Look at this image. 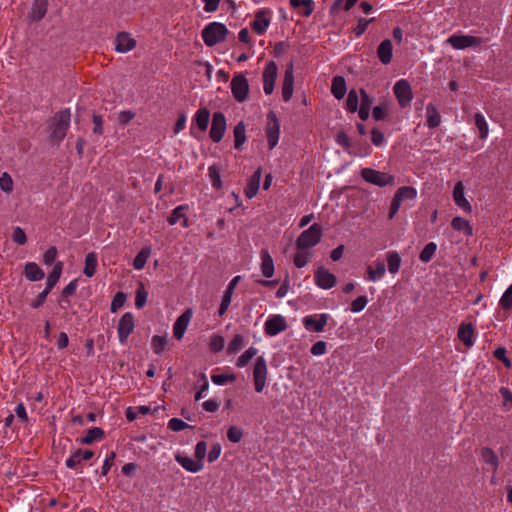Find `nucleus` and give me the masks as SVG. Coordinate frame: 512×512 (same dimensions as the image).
<instances>
[{
  "mask_svg": "<svg viewBox=\"0 0 512 512\" xmlns=\"http://www.w3.org/2000/svg\"><path fill=\"white\" fill-rule=\"evenodd\" d=\"M71 120V113L69 109H64L57 112L51 123L50 137L54 142H61L69 129Z\"/></svg>",
  "mask_w": 512,
  "mask_h": 512,
  "instance_id": "1",
  "label": "nucleus"
},
{
  "mask_svg": "<svg viewBox=\"0 0 512 512\" xmlns=\"http://www.w3.org/2000/svg\"><path fill=\"white\" fill-rule=\"evenodd\" d=\"M228 30L219 22L209 23L202 30L201 36L206 46L212 47L226 39Z\"/></svg>",
  "mask_w": 512,
  "mask_h": 512,
  "instance_id": "2",
  "label": "nucleus"
},
{
  "mask_svg": "<svg viewBox=\"0 0 512 512\" xmlns=\"http://www.w3.org/2000/svg\"><path fill=\"white\" fill-rule=\"evenodd\" d=\"M321 236L322 229L320 225L315 223L299 235L296 240L297 248L300 250H305L314 247L320 242Z\"/></svg>",
  "mask_w": 512,
  "mask_h": 512,
  "instance_id": "3",
  "label": "nucleus"
},
{
  "mask_svg": "<svg viewBox=\"0 0 512 512\" xmlns=\"http://www.w3.org/2000/svg\"><path fill=\"white\" fill-rule=\"evenodd\" d=\"M231 93L237 102H244L248 98L249 83L243 73H235L230 82Z\"/></svg>",
  "mask_w": 512,
  "mask_h": 512,
  "instance_id": "4",
  "label": "nucleus"
},
{
  "mask_svg": "<svg viewBox=\"0 0 512 512\" xmlns=\"http://www.w3.org/2000/svg\"><path fill=\"white\" fill-rule=\"evenodd\" d=\"M267 378H268V367L266 360L263 356H259L256 359L254 368H253V383L254 388L257 393L263 392L265 387L267 386Z\"/></svg>",
  "mask_w": 512,
  "mask_h": 512,
  "instance_id": "5",
  "label": "nucleus"
},
{
  "mask_svg": "<svg viewBox=\"0 0 512 512\" xmlns=\"http://www.w3.org/2000/svg\"><path fill=\"white\" fill-rule=\"evenodd\" d=\"M265 134L270 150L276 147L280 137V122L275 112L270 111L267 114Z\"/></svg>",
  "mask_w": 512,
  "mask_h": 512,
  "instance_id": "6",
  "label": "nucleus"
},
{
  "mask_svg": "<svg viewBox=\"0 0 512 512\" xmlns=\"http://www.w3.org/2000/svg\"><path fill=\"white\" fill-rule=\"evenodd\" d=\"M446 43L456 50L479 47L484 40L481 37L471 35L453 34L447 38Z\"/></svg>",
  "mask_w": 512,
  "mask_h": 512,
  "instance_id": "7",
  "label": "nucleus"
},
{
  "mask_svg": "<svg viewBox=\"0 0 512 512\" xmlns=\"http://www.w3.org/2000/svg\"><path fill=\"white\" fill-rule=\"evenodd\" d=\"M361 177L366 182L379 187H384L394 182L392 175L371 168H363L361 170Z\"/></svg>",
  "mask_w": 512,
  "mask_h": 512,
  "instance_id": "8",
  "label": "nucleus"
},
{
  "mask_svg": "<svg viewBox=\"0 0 512 512\" xmlns=\"http://www.w3.org/2000/svg\"><path fill=\"white\" fill-rule=\"evenodd\" d=\"M393 92L400 107L402 108L408 106L413 99L411 85L405 79H401L395 83L393 87Z\"/></svg>",
  "mask_w": 512,
  "mask_h": 512,
  "instance_id": "9",
  "label": "nucleus"
},
{
  "mask_svg": "<svg viewBox=\"0 0 512 512\" xmlns=\"http://www.w3.org/2000/svg\"><path fill=\"white\" fill-rule=\"evenodd\" d=\"M210 112L206 107H202L196 111L192 118L190 133L194 138H199L196 133V129L199 132L204 133L209 125Z\"/></svg>",
  "mask_w": 512,
  "mask_h": 512,
  "instance_id": "10",
  "label": "nucleus"
},
{
  "mask_svg": "<svg viewBox=\"0 0 512 512\" xmlns=\"http://www.w3.org/2000/svg\"><path fill=\"white\" fill-rule=\"evenodd\" d=\"M134 328V316L131 312H126L122 315L117 325L118 339L121 344L127 343L128 337L134 331Z\"/></svg>",
  "mask_w": 512,
  "mask_h": 512,
  "instance_id": "11",
  "label": "nucleus"
},
{
  "mask_svg": "<svg viewBox=\"0 0 512 512\" xmlns=\"http://www.w3.org/2000/svg\"><path fill=\"white\" fill-rule=\"evenodd\" d=\"M227 128L226 117L222 112H215L212 117L210 128V138L213 142L218 143L222 140Z\"/></svg>",
  "mask_w": 512,
  "mask_h": 512,
  "instance_id": "12",
  "label": "nucleus"
},
{
  "mask_svg": "<svg viewBox=\"0 0 512 512\" xmlns=\"http://www.w3.org/2000/svg\"><path fill=\"white\" fill-rule=\"evenodd\" d=\"M330 316L327 313L305 316L302 319L303 326L307 331L322 332L328 323Z\"/></svg>",
  "mask_w": 512,
  "mask_h": 512,
  "instance_id": "13",
  "label": "nucleus"
},
{
  "mask_svg": "<svg viewBox=\"0 0 512 512\" xmlns=\"http://www.w3.org/2000/svg\"><path fill=\"white\" fill-rule=\"evenodd\" d=\"M287 329V321L280 314L270 316L264 324V331L267 336L273 337Z\"/></svg>",
  "mask_w": 512,
  "mask_h": 512,
  "instance_id": "14",
  "label": "nucleus"
},
{
  "mask_svg": "<svg viewBox=\"0 0 512 512\" xmlns=\"http://www.w3.org/2000/svg\"><path fill=\"white\" fill-rule=\"evenodd\" d=\"M278 75V68L274 61H269L263 71V90L266 95L274 91L275 82Z\"/></svg>",
  "mask_w": 512,
  "mask_h": 512,
  "instance_id": "15",
  "label": "nucleus"
},
{
  "mask_svg": "<svg viewBox=\"0 0 512 512\" xmlns=\"http://www.w3.org/2000/svg\"><path fill=\"white\" fill-rule=\"evenodd\" d=\"M271 22V11L262 9L255 13V18L251 23V27L258 35H263L268 29Z\"/></svg>",
  "mask_w": 512,
  "mask_h": 512,
  "instance_id": "16",
  "label": "nucleus"
},
{
  "mask_svg": "<svg viewBox=\"0 0 512 512\" xmlns=\"http://www.w3.org/2000/svg\"><path fill=\"white\" fill-rule=\"evenodd\" d=\"M315 284L324 290L333 288L336 285V277L324 267H319L314 273Z\"/></svg>",
  "mask_w": 512,
  "mask_h": 512,
  "instance_id": "17",
  "label": "nucleus"
},
{
  "mask_svg": "<svg viewBox=\"0 0 512 512\" xmlns=\"http://www.w3.org/2000/svg\"><path fill=\"white\" fill-rule=\"evenodd\" d=\"M294 91V67L293 64L290 63L287 65L284 79L282 82V98L285 102H288L293 95Z\"/></svg>",
  "mask_w": 512,
  "mask_h": 512,
  "instance_id": "18",
  "label": "nucleus"
},
{
  "mask_svg": "<svg viewBox=\"0 0 512 512\" xmlns=\"http://www.w3.org/2000/svg\"><path fill=\"white\" fill-rule=\"evenodd\" d=\"M115 50L118 53H127L136 47V40L128 32H120L115 37Z\"/></svg>",
  "mask_w": 512,
  "mask_h": 512,
  "instance_id": "19",
  "label": "nucleus"
},
{
  "mask_svg": "<svg viewBox=\"0 0 512 512\" xmlns=\"http://www.w3.org/2000/svg\"><path fill=\"white\" fill-rule=\"evenodd\" d=\"M193 312L191 309H186L175 321L173 325V335L177 340H181L188 328L191 321Z\"/></svg>",
  "mask_w": 512,
  "mask_h": 512,
  "instance_id": "20",
  "label": "nucleus"
},
{
  "mask_svg": "<svg viewBox=\"0 0 512 512\" xmlns=\"http://www.w3.org/2000/svg\"><path fill=\"white\" fill-rule=\"evenodd\" d=\"M453 200L455 204L466 213L472 212V206L465 197L464 185L461 181H458L453 190Z\"/></svg>",
  "mask_w": 512,
  "mask_h": 512,
  "instance_id": "21",
  "label": "nucleus"
},
{
  "mask_svg": "<svg viewBox=\"0 0 512 512\" xmlns=\"http://www.w3.org/2000/svg\"><path fill=\"white\" fill-rule=\"evenodd\" d=\"M175 460L182 466V468L191 473H197L204 467V463H200L197 459H193L179 453L175 455Z\"/></svg>",
  "mask_w": 512,
  "mask_h": 512,
  "instance_id": "22",
  "label": "nucleus"
},
{
  "mask_svg": "<svg viewBox=\"0 0 512 512\" xmlns=\"http://www.w3.org/2000/svg\"><path fill=\"white\" fill-rule=\"evenodd\" d=\"M386 272L385 263L377 259L373 265L367 267V279L371 282H376L383 278Z\"/></svg>",
  "mask_w": 512,
  "mask_h": 512,
  "instance_id": "23",
  "label": "nucleus"
},
{
  "mask_svg": "<svg viewBox=\"0 0 512 512\" xmlns=\"http://www.w3.org/2000/svg\"><path fill=\"white\" fill-rule=\"evenodd\" d=\"M377 56L380 62L387 65L391 62L393 56V45L389 39L383 40L377 48Z\"/></svg>",
  "mask_w": 512,
  "mask_h": 512,
  "instance_id": "24",
  "label": "nucleus"
},
{
  "mask_svg": "<svg viewBox=\"0 0 512 512\" xmlns=\"http://www.w3.org/2000/svg\"><path fill=\"white\" fill-rule=\"evenodd\" d=\"M261 258V272L266 278H271L274 275L275 267L274 261L270 253L266 249H262L260 252Z\"/></svg>",
  "mask_w": 512,
  "mask_h": 512,
  "instance_id": "25",
  "label": "nucleus"
},
{
  "mask_svg": "<svg viewBox=\"0 0 512 512\" xmlns=\"http://www.w3.org/2000/svg\"><path fill=\"white\" fill-rule=\"evenodd\" d=\"M261 177H262V171H261V168H258L253 173V175L251 176V178L249 179V181L245 187L244 193L247 198L251 199L257 194V192L259 190Z\"/></svg>",
  "mask_w": 512,
  "mask_h": 512,
  "instance_id": "26",
  "label": "nucleus"
},
{
  "mask_svg": "<svg viewBox=\"0 0 512 512\" xmlns=\"http://www.w3.org/2000/svg\"><path fill=\"white\" fill-rule=\"evenodd\" d=\"M188 209L187 205H179L177 206L168 217L167 221L169 225H175L180 220H182V226L184 228L188 227V219L186 217L185 211Z\"/></svg>",
  "mask_w": 512,
  "mask_h": 512,
  "instance_id": "27",
  "label": "nucleus"
},
{
  "mask_svg": "<svg viewBox=\"0 0 512 512\" xmlns=\"http://www.w3.org/2000/svg\"><path fill=\"white\" fill-rule=\"evenodd\" d=\"M458 338L467 347L474 344V329L471 324H461L458 329Z\"/></svg>",
  "mask_w": 512,
  "mask_h": 512,
  "instance_id": "28",
  "label": "nucleus"
},
{
  "mask_svg": "<svg viewBox=\"0 0 512 512\" xmlns=\"http://www.w3.org/2000/svg\"><path fill=\"white\" fill-rule=\"evenodd\" d=\"M24 275L29 281H39L43 279L44 272L35 262H27L24 266Z\"/></svg>",
  "mask_w": 512,
  "mask_h": 512,
  "instance_id": "29",
  "label": "nucleus"
},
{
  "mask_svg": "<svg viewBox=\"0 0 512 512\" xmlns=\"http://www.w3.org/2000/svg\"><path fill=\"white\" fill-rule=\"evenodd\" d=\"M481 459L485 464L491 467L493 473H496L499 466V459L491 448L484 447L481 449Z\"/></svg>",
  "mask_w": 512,
  "mask_h": 512,
  "instance_id": "30",
  "label": "nucleus"
},
{
  "mask_svg": "<svg viewBox=\"0 0 512 512\" xmlns=\"http://www.w3.org/2000/svg\"><path fill=\"white\" fill-rule=\"evenodd\" d=\"M417 197V190L411 186H402L396 191L394 198L401 204L405 201H413Z\"/></svg>",
  "mask_w": 512,
  "mask_h": 512,
  "instance_id": "31",
  "label": "nucleus"
},
{
  "mask_svg": "<svg viewBox=\"0 0 512 512\" xmlns=\"http://www.w3.org/2000/svg\"><path fill=\"white\" fill-rule=\"evenodd\" d=\"M347 88H346V82L345 79L341 76H335L332 80L331 85V92L333 96L340 100L342 99L346 94Z\"/></svg>",
  "mask_w": 512,
  "mask_h": 512,
  "instance_id": "32",
  "label": "nucleus"
},
{
  "mask_svg": "<svg viewBox=\"0 0 512 512\" xmlns=\"http://www.w3.org/2000/svg\"><path fill=\"white\" fill-rule=\"evenodd\" d=\"M63 266V262L61 261H58L54 264L52 271L47 277L46 289L51 291L52 288L57 284L63 272Z\"/></svg>",
  "mask_w": 512,
  "mask_h": 512,
  "instance_id": "33",
  "label": "nucleus"
},
{
  "mask_svg": "<svg viewBox=\"0 0 512 512\" xmlns=\"http://www.w3.org/2000/svg\"><path fill=\"white\" fill-rule=\"evenodd\" d=\"M426 121L429 128H436L441 123V116L433 104L426 106Z\"/></svg>",
  "mask_w": 512,
  "mask_h": 512,
  "instance_id": "34",
  "label": "nucleus"
},
{
  "mask_svg": "<svg viewBox=\"0 0 512 512\" xmlns=\"http://www.w3.org/2000/svg\"><path fill=\"white\" fill-rule=\"evenodd\" d=\"M97 266H98L97 254L95 252H89L85 257V266H84L83 273L88 278H91L92 276H94Z\"/></svg>",
  "mask_w": 512,
  "mask_h": 512,
  "instance_id": "35",
  "label": "nucleus"
},
{
  "mask_svg": "<svg viewBox=\"0 0 512 512\" xmlns=\"http://www.w3.org/2000/svg\"><path fill=\"white\" fill-rule=\"evenodd\" d=\"M360 94H361V104L358 107L357 111H358L359 118L361 120L365 121L369 117L371 99L368 96V94L365 92V90H363V89L360 90Z\"/></svg>",
  "mask_w": 512,
  "mask_h": 512,
  "instance_id": "36",
  "label": "nucleus"
},
{
  "mask_svg": "<svg viewBox=\"0 0 512 512\" xmlns=\"http://www.w3.org/2000/svg\"><path fill=\"white\" fill-rule=\"evenodd\" d=\"M385 256L387 260L388 271L391 274L398 273L402 262L399 253L396 251H389Z\"/></svg>",
  "mask_w": 512,
  "mask_h": 512,
  "instance_id": "37",
  "label": "nucleus"
},
{
  "mask_svg": "<svg viewBox=\"0 0 512 512\" xmlns=\"http://www.w3.org/2000/svg\"><path fill=\"white\" fill-rule=\"evenodd\" d=\"M234 135V147L240 149L241 146L246 142V127L243 121L236 124L233 130Z\"/></svg>",
  "mask_w": 512,
  "mask_h": 512,
  "instance_id": "38",
  "label": "nucleus"
},
{
  "mask_svg": "<svg viewBox=\"0 0 512 512\" xmlns=\"http://www.w3.org/2000/svg\"><path fill=\"white\" fill-rule=\"evenodd\" d=\"M451 226L454 230L463 232L466 236L470 237L473 235V229L470 223L462 217L457 216L453 218L451 221Z\"/></svg>",
  "mask_w": 512,
  "mask_h": 512,
  "instance_id": "39",
  "label": "nucleus"
},
{
  "mask_svg": "<svg viewBox=\"0 0 512 512\" xmlns=\"http://www.w3.org/2000/svg\"><path fill=\"white\" fill-rule=\"evenodd\" d=\"M208 177L210 179L211 185L215 189L222 188V180H221V168L214 164L209 166L208 168Z\"/></svg>",
  "mask_w": 512,
  "mask_h": 512,
  "instance_id": "40",
  "label": "nucleus"
},
{
  "mask_svg": "<svg viewBox=\"0 0 512 512\" xmlns=\"http://www.w3.org/2000/svg\"><path fill=\"white\" fill-rule=\"evenodd\" d=\"M245 343L246 342H245V338L243 335H241V334L234 335V337L228 343L227 353L229 355L236 354L245 346Z\"/></svg>",
  "mask_w": 512,
  "mask_h": 512,
  "instance_id": "41",
  "label": "nucleus"
},
{
  "mask_svg": "<svg viewBox=\"0 0 512 512\" xmlns=\"http://www.w3.org/2000/svg\"><path fill=\"white\" fill-rule=\"evenodd\" d=\"M258 353V349L255 347H250L246 351H244L237 359L235 365L238 368H244L248 365V363L254 358Z\"/></svg>",
  "mask_w": 512,
  "mask_h": 512,
  "instance_id": "42",
  "label": "nucleus"
},
{
  "mask_svg": "<svg viewBox=\"0 0 512 512\" xmlns=\"http://www.w3.org/2000/svg\"><path fill=\"white\" fill-rule=\"evenodd\" d=\"M475 125L478 128L481 139H486L489 134L488 123L482 113L478 112L474 115Z\"/></svg>",
  "mask_w": 512,
  "mask_h": 512,
  "instance_id": "43",
  "label": "nucleus"
},
{
  "mask_svg": "<svg viewBox=\"0 0 512 512\" xmlns=\"http://www.w3.org/2000/svg\"><path fill=\"white\" fill-rule=\"evenodd\" d=\"M104 437V431L101 428L93 427L89 429L86 435L81 439L83 444H91L95 441H99Z\"/></svg>",
  "mask_w": 512,
  "mask_h": 512,
  "instance_id": "44",
  "label": "nucleus"
},
{
  "mask_svg": "<svg viewBox=\"0 0 512 512\" xmlns=\"http://www.w3.org/2000/svg\"><path fill=\"white\" fill-rule=\"evenodd\" d=\"M47 12V0H35L31 15L34 20L42 19Z\"/></svg>",
  "mask_w": 512,
  "mask_h": 512,
  "instance_id": "45",
  "label": "nucleus"
},
{
  "mask_svg": "<svg viewBox=\"0 0 512 512\" xmlns=\"http://www.w3.org/2000/svg\"><path fill=\"white\" fill-rule=\"evenodd\" d=\"M168 346V340L166 336L155 335L151 340V347L156 354H161L166 350Z\"/></svg>",
  "mask_w": 512,
  "mask_h": 512,
  "instance_id": "46",
  "label": "nucleus"
},
{
  "mask_svg": "<svg viewBox=\"0 0 512 512\" xmlns=\"http://www.w3.org/2000/svg\"><path fill=\"white\" fill-rule=\"evenodd\" d=\"M151 250L150 248L146 247L143 248L134 258L133 260V267L136 270H141L144 268L149 256H150Z\"/></svg>",
  "mask_w": 512,
  "mask_h": 512,
  "instance_id": "47",
  "label": "nucleus"
},
{
  "mask_svg": "<svg viewBox=\"0 0 512 512\" xmlns=\"http://www.w3.org/2000/svg\"><path fill=\"white\" fill-rule=\"evenodd\" d=\"M225 339L220 334H212L209 340V348L212 352L217 353L224 349Z\"/></svg>",
  "mask_w": 512,
  "mask_h": 512,
  "instance_id": "48",
  "label": "nucleus"
},
{
  "mask_svg": "<svg viewBox=\"0 0 512 512\" xmlns=\"http://www.w3.org/2000/svg\"><path fill=\"white\" fill-rule=\"evenodd\" d=\"M290 5L293 8L304 7L303 15L310 16L313 12V1L312 0H289Z\"/></svg>",
  "mask_w": 512,
  "mask_h": 512,
  "instance_id": "49",
  "label": "nucleus"
},
{
  "mask_svg": "<svg viewBox=\"0 0 512 512\" xmlns=\"http://www.w3.org/2000/svg\"><path fill=\"white\" fill-rule=\"evenodd\" d=\"M359 107V98L356 90H350L346 100V109L354 113L358 110Z\"/></svg>",
  "mask_w": 512,
  "mask_h": 512,
  "instance_id": "50",
  "label": "nucleus"
},
{
  "mask_svg": "<svg viewBox=\"0 0 512 512\" xmlns=\"http://www.w3.org/2000/svg\"><path fill=\"white\" fill-rule=\"evenodd\" d=\"M211 380L216 385H225L236 380V375L233 373H222L211 376Z\"/></svg>",
  "mask_w": 512,
  "mask_h": 512,
  "instance_id": "51",
  "label": "nucleus"
},
{
  "mask_svg": "<svg viewBox=\"0 0 512 512\" xmlns=\"http://www.w3.org/2000/svg\"><path fill=\"white\" fill-rule=\"evenodd\" d=\"M436 249L437 246L434 242L428 243L420 252V260L425 263L429 262L432 259L433 255L435 254Z\"/></svg>",
  "mask_w": 512,
  "mask_h": 512,
  "instance_id": "52",
  "label": "nucleus"
},
{
  "mask_svg": "<svg viewBox=\"0 0 512 512\" xmlns=\"http://www.w3.org/2000/svg\"><path fill=\"white\" fill-rule=\"evenodd\" d=\"M14 182L12 177L4 172L0 176V189L5 193H11L13 191Z\"/></svg>",
  "mask_w": 512,
  "mask_h": 512,
  "instance_id": "53",
  "label": "nucleus"
},
{
  "mask_svg": "<svg viewBox=\"0 0 512 512\" xmlns=\"http://www.w3.org/2000/svg\"><path fill=\"white\" fill-rule=\"evenodd\" d=\"M126 294L123 293V292H117L113 299H112V302H111V307H110V310L112 313H115L116 311H118L120 308H122L126 302Z\"/></svg>",
  "mask_w": 512,
  "mask_h": 512,
  "instance_id": "54",
  "label": "nucleus"
},
{
  "mask_svg": "<svg viewBox=\"0 0 512 512\" xmlns=\"http://www.w3.org/2000/svg\"><path fill=\"white\" fill-rule=\"evenodd\" d=\"M148 293L144 288V285L141 284L140 287L136 291L135 295V306L138 309H141L145 306L147 302Z\"/></svg>",
  "mask_w": 512,
  "mask_h": 512,
  "instance_id": "55",
  "label": "nucleus"
},
{
  "mask_svg": "<svg viewBox=\"0 0 512 512\" xmlns=\"http://www.w3.org/2000/svg\"><path fill=\"white\" fill-rule=\"evenodd\" d=\"M374 21H375V18H371V19L359 18L357 21V25L353 30L355 36L360 37L361 35H363L365 33V31L367 30L369 24Z\"/></svg>",
  "mask_w": 512,
  "mask_h": 512,
  "instance_id": "56",
  "label": "nucleus"
},
{
  "mask_svg": "<svg viewBox=\"0 0 512 512\" xmlns=\"http://www.w3.org/2000/svg\"><path fill=\"white\" fill-rule=\"evenodd\" d=\"M311 255L307 251H299L294 257V264L298 268L306 266L310 262Z\"/></svg>",
  "mask_w": 512,
  "mask_h": 512,
  "instance_id": "57",
  "label": "nucleus"
},
{
  "mask_svg": "<svg viewBox=\"0 0 512 512\" xmlns=\"http://www.w3.org/2000/svg\"><path fill=\"white\" fill-rule=\"evenodd\" d=\"M367 304H368L367 297L359 296L355 300L352 301L350 310L353 313H359L362 310H364V308L367 306Z\"/></svg>",
  "mask_w": 512,
  "mask_h": 512,
  "instance_id": "58",
  "label": "nucleus"
},
{
  "mask_svg": "<svg viewBox=\"0 0 512 512\" xmlns=\"http://www.w3.org/2000/svg\"><path fill=\"white\" fill-rule=\"evenodd\" d=\"M243 437V432L239 427L231 426L227 430V438L233 443H238Z\"/></svg>",
  "mask_w": 512,
  "mask_h": 512,
  "instance_id": "59",
  "label": "nucleus"
},
{
  "mask_svg": "<svg viewBox=\"0 0 512 512\" xmlns=\"http://www.w3.org/2000/svg\"><path fill=\"white\" fill-rule=\"evenodd\" d=\"M207 454V443L205 441H199L195 446V459L203 463Z\"/></svg>",
  "mask_w": 512,
  "mask_h": 512,
  "instance_id": "60",
  "label": "nucleus"
},
{
  "mask_svg": "<svg viewBox=\"0 0 512 512\" xmlns=\"http://www.w3.org/2000/svg\"><path fill=\"white\" fill-rule=\"evenodd\" d=\"M499 303L503 309L512 308V284L503 293Z\"/></svg>",
  "mask_w": 512,
  "mask_h": 512,
  "instance_id": "61",
  "label": "nucleus"
},
{
  "mask_svg": "<svg viewBox=\"0 0 512 512\" xmlns=\"http://www.w3.org/2000/svg\"><path fill=\"white\" fill-rule=\"evenodd\" d=\"M115 458H116V453L114 451H111L106 455V458H105L102 468H101V474L103 476H106L108 474V472L110 471L111 467L114 464Z\"/></svg>",
  "mask_w": 512,
  "mask_h": 512,
  "instance_id": "62",
  "label": "nucleus"
},
{
  "mask_svg": "<svg viewBox=\"0 0 512 512\" xmlns=\"http://www.w3.org/2000/svg\"><path fill=\"white\" fill-rule=\"evenodd\" d=\"M232 295L231 293L229 292H224V295L222 297V300H221V303H220V306H219V309H218V315L220 317H222L228 310L230 304H231V300H232Z\"/></svg>",
  "mask_w": 512,
  "mask_h": 512,
  "instance_id": "63",
  "label": "nucleus"
},
{
  "mask_svg": "<svg viewBox=\"0 0 512 512\" xmlns=\"http://www.w3.org/2000/svg\"><path fill=\"white\" fill-rule=\"evenodd\" d=\"M189 427V425L179 418H171L168 421V428L172 431L179 432Z\"/></svg>",
  "mask_w": 512,
  "mask_h": 512,
  "instance_id": "64",
  "label": "nucleus"
}]
</instances>
